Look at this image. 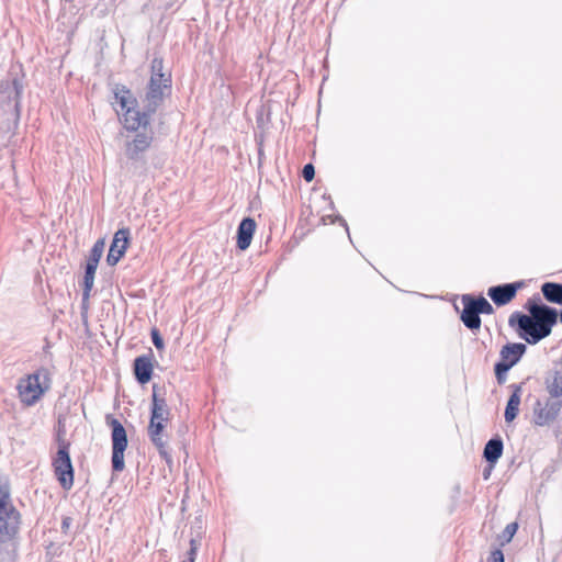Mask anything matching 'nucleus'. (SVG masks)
<instances>
[{"mask_svg": "<svg viewBox=\"0 0 562 562\" xmlns=\"http://www.w3.org/2000/svg\"><path fill=\"white\" fill-rule=\"evenodd\" d=\"M504 442L501 436L495 435L484 446L483 458L493 468L503 454Z\"/></svg>", "mask_w": 562, "mask_h": 562, "instance_id": "6ab92c4d", "label": "nucleus"}, {"mask_svg": "<svg viewBox=\"0 0 562 562\" xmlns=\"http://www.w3.org/2000/svg\"><path fill=\"white\" fill-rule=\"evenodd\" d=\"M325 201H328V206H329V210H335V204L330 198V195H327V194H323L322 196Z\"/></svg>", "mask_w": 562, "mask_h": 562, "instance_id": "473e14b6", "label": "nucleus"}, {"mask_svg": "<svg viewBox=\"0 0 562 562\" xmlns=\"http://www.w3.org/2000/svg\"><path fill=\"white\" fill-rule=\"evenodd\" d=\"M162 68H164L162 59L158 58V57H155L151 60V75H150V77H156V75L170 76L169 74L164 72Z\"/></svg>", "mask_w": 562, "mask_h": 562, "instance_id": "bb28decb", "label": "nucleus"}, {"mask_svg": "<svg viewBox=\"0 0 562 562\" xmlns=\"http://www.w3.org/2000/svg\"><path fill=\"white\" fill-rule=\"evenodd\" d=\"M510 370V368L505 367V364H502L501 362H496L494 364V373L496 381L499 385H503L507 380V373Z\"/></svg>", "mask_w": 562, "mask_h": 562, "instance_id": "a878e982", "label": "nucleus"}, {"mask_svg": "<svg viewBox=\"0 0 562 562\" xmlns=\"http://www.w3.org/2000/svg\"><path fill=\"white\" fill-rule=\"evenodd\" d=\"M16 387L19 396L25 405L31 406L35 403V373L21 379Z\"/></svg>", "mask_w": 562, "mask_h": 562, "instance_id": "aec40b11", "label": "nucleus"}, {"mask_svg": "<svg viewBox=\"0 0 562 562\" xmlns=\"http://www.w3.org/2000/svg\"><path fill=\"white\" fill-rule=\"evenodd\" d=\"M52 373L48 369H37V401L50 389Z\"/></svg>", "mask_w": 562, "mask_h": 562, "instance_id": "b1692460", "label": "nucleus"}, {"mask_svg": "<svg viewBox=\"0 0 562 562\" xmlns=\"http://www.w3.org/2000/svg\"><path fill=\"white\" fill-rule=\"evenodd\" d=\"M182 562H193V558H187Z\"/></svg>", "mask_w": 562, "mask_h": 562, "instance_id": "ea45409f", "label": "nucleus"}, {"mask_svg": "<svg viewBox=\"0 0 562 562\" xmlns=\"http://www.w3.org/2000/svg\"><path fill=\"white\" fill-rule=\"evenodd\" d=\"M461 302L463 305V310L460 314V319L463 325L472 331H477L481 328L482 321L477 311L474 308V305L470 304L469 301H465L464 295L461 296Z\"/></svg>", "mask_w": 562, "mask_h": 562, "instance_id": "a211bd4d", "label": "nucleus"}, {"mask_svg": "<svg viewBox=\"0 0 562 562\" xmlns=\"http://www.w3.org/2000/svg\"><path fill=\"white\" fill-rule=\"evenodd\" d=\"M150 337H151V341H153L154 346L158 350L164 349V347H165L164 338L161 337V335L157 328L151 329Z\"/></svg>", "mask_w": 562, "mask_h": 562, "instance_id": "cd10ccee", "label": "nucleus"}, {"mask_svg": "<svg viewBox=\"0 0 562 562\" xmlns=\"http://www.w3.org/2000/svg\"><path fill=\"white\" fill-rule=\"evenodd\" d=\"M527 351V346L522 342H507L499 351V360L505 367L513 368L516 366Z\"/></svg>", "mask_w": 562, "mask_h": 562, "instance_id": "ddd939ff", "label": "nucleus"}, {"mask_svg": "<svg viewBox=\"0 0 562 562\" xmlns=\"http://www.w3.org/2000/svg\"><path fill=\"white\" fill-rule=\"evenodd\" d=\"M557 323L558 310L547 304H542L535 313L531 311V316L517 311L508 319L509 326L529 345H536L550 336Z\"/></svg>", "mask_w": 562, "mask_h": 562, "instance_id": "f03ea898", "label": "nucleus"}, {"mask_svg": "<svg viewBox=\"0 0 562 562\" xmlns=\"http://www.w3.org/2000/svg\"><path fill=\"white\" fill-rule=\"evenodd\" d=\"M168 423L149 419V425L147 427V435L153 442V445L157 448L159 456L164 458L167 462L171 460V457L167 450V440L164 439V430Z\"/></svg>", "mask_w": 562, "mask_h": 562, "instance_id": "f8f14e48", "label": "nucleus"}, {"mask_svg": "<svg viewBox=\"0 0 562 562\" xmlns=\"http://www.w3.org/2000/svg\"><path fill=\"white\" fill-rule=\"evenodd\" d=\"M70 526V518L69 517H66L63 519V522H61V528L63 530H66L68 529Z\"/></svg>", "mask_w": 562, "mask_h": 562, "instance_id": "c9c22d12", "label": "nucleus"}, {"mask_svg": "<svg viewBox=\"0 0 562 562\" xmlns=\"http://www.w3.org/2000/svg\"><path fill=\"white\" fill-rule=\"evenodd\" d=\"M131 231L128 227L119 228L112 239L109 252L106 255V263L111 267L115 266L125 255L130 245Z\"/></svg>", "mask_w": 562, "mask_h": 562, "instance_id": "9b49d317", "label": "nucleus"}, {"mask_svg": "<svg viewBox=\"0 0 562 562\" xmlns=\"http://www.w3.org/2000/svg\"><path fill=\"white\" fill-rule=\"evenodd\" d=\"M525 285L524 280L493 285L487 290V295L496 306H504L512 302Z\"/></svg>", "mask_w": 562, "mask_h": 562, "instance_id": "9d476101", "label": "nucleus"}, {"mask_svg": "<svg viewBox=\"0 0 562 562\" xmlns=\"http://www.w3.org/2000/svg\"><path fill=\"white\" fill-rule=\"evenodd\" d=\"M171 90V76L156 75L150 77L143 99V110L132 91L124 85H115L114 99L121 106V122L125 130L136 132L150 125L151 115L164 102L166 93Z\"/></svg>", "mask_w": 562, "mask_h": 562, "instance_id": "f257e3e1", "label": "nucleus"}, {"mask_svg": "<svg viewBox=\"0 0 562 562\" xmlns=\"http://www.w3.org/2000/svg\"><path fill=\"white\" fill-rule=\"evenodd\" d=\"M302 177L304 178V180L306 182H311L314 179L315 168H314L313 164L308 162V164L304 165V167L302 169Z\"/></svg>", "mask_w": 562, "mask_h": 562, "instance_id": "c85d7f7f", "label": "nucleus"}, {"mask_svg": "<svg viewBox=\"0 0 562 562\" xmlns=\"http://www.w3.org/2000/svg\"><path fill=\"white\" fill-rule=\"evenodd\" d=\"M562 408V400H536L532 409V423L538 427H550L558 418Z\"/></svg>", "mask_w": 562, "mask_h": 562, "instance_id": "1a4fd4ad", "label": "nucleus"}, {"mask_svg": "<svg viewBox=\"0 0 562 562\" xmlns=\"http://www.w3.org/2000/svg\"><path fill=\"white\" fill-rule=\"evenodd\" d=\"M256 227V221L250 216L244 217L239 222L236 234V246L238 249L246 250L249 248Z\"/></svg>", "mask_w": 562, "mask_h": 562, "instance_id": "2eb2a0df", "label": "nucleus"}, {"mask_svg": "<svg viewBox=\"0 0 562 562\" xmlns=\"http://www.w3.org/2000/svg\"><path fill=\"white\" fill-rule=\"evenodd\" d=\"M133 372L135 380L144 385L148 383L154 373L153 355H142L134 359Z\"/></svg>", "mask_w": 562, "mask_h": 562, "instance_id": "4468645a", "label": "nucleus"}, {"mask_svg": "<svg viewBox=\"0 0 562 562\" xmlns=\"http://www.w3.org/2000/svg\"><path fill=\"white\" fill-rule=\"evenodd\" d=\"M491 470H492V468H491V467H490V469H485V470H484V472H483V477H484L485 480H487V479H488V476H490V474H491Z\"/></svg>", "mask_w": 562, "mask_h": 562, "instance_id": "4c0bfd02", "label": "nucleus"}, {"mask_svg": "<svg viewBox=\"0 0 562 562\" xmlns=\"http://www.w3.org/2000/svg\"><path fill=\"white\" fill-rule=\"evenodd\" d=\"M105 423L111 428L112 471L120 473L125 468L124 452L128 446L127 432L123 424L111 414L105 416Z\"/></svg>", "mask_w": 562, "mask_h": 562, "instance_id": "20e7f679", "label": "nucleus"}, {"mask_svg": "<svg viewBox=\"0 0 562 562\" xmlns=\"http://www.w3.org/2000/svg\"><path fill=\"white\" fill-rule=\"evenodd\" d=\"M541 293L548 303L562 305V283L547 281L541 284Z\"/></svg>", "mask_w": 562, "mask_h": 562, "instance_id": "412c9836", "label": "nucleus"}, {"mask_svg": "<svg viewBox=\"0 0 562 562\" xmlns=\"http://www.w3.org/2000/svg\"><path fill=\"white\" fill-rule=\"evenodd\" d=\"M542 304L541 302H536L533 300H528L525 307L528 310L529 312V315L528 316H531V311L535 313L538 311V308L542 307Z\"/></svg>", "mask_w": 562, "mask_h": 562, "instance_id": "2f4dec72", "label": "nucleus"}, {"mask_svg": "<svg viewBox=\"0 0 562 562\" xmlns=\"http://www.w3.org/2000/svg\"><path fill=\"white\" fill-rule=\"evenodd\" d=\"M326 217L330 220L331 224L339 223L341 226H344L346 232H347V234H348V236L350 237L348 224H347L346 220L341 215L336 214V215H328Z\"/></svg>", "mask_w": 562, "mask_h": 562, "instance_id": "c756f323", "label": "nucleus"}, {"mask_svg": "<svg viewBox=\"0 0 562 562\" xmlns=\"http://www.w3.org/2000/svg\"><path fill=\"white\" fill-rule=\"evenodd\" d=\"M558 321L562 324V310L558 311Z\"/></svg>", "mask_w": 562, "mask_h": 562, "instance_id": "58836bf2", "label": "nucleus"}, {"mask_svg": "<svg viewBox=\"0 0 562 562\" xmlns=\"http://www.w3.org/2000/svg\"><path fill=\"white\" fill-rule=\"evenodd\" d=\"M53 548H54L53 544H50V547H48V553H53V550H52Z\"/></svg>", "mask_w": 562, "mask_h": 562, "instance_id": "a19ab883", "label": "nucleus"}, {"mask_svg": "<svg viewBox=\"0 0 562 562\" xmlns=\"http://www.w3.org/2000/svg\"><path fill=\"white\" fill-rule=\"evenodd\" d=\"M104 247H105L104 239L99 238L93 244V246L90 249L89 255L86 259L85 273H83V279H82V283H81V286H82L81 304H82L83 308L88 307V302L90 299L91 290L94 284L95 272H97L100 259L103 255Z\"/></svg>", "mask_w": 562, "mask_h": 562, "instance_id": "0eeeda50", "label": "nucleus"}, {"mask_svg": "<svg viewBox=\"0 0 562 562\" xmlns=\"http://www.w3.org/2000/svg\"><path fill=\"white\" fill-rule=\"evenodd\" d=\"M487 562H504V553L501 549H495L491 552Z\"/></svg>", "mask_w": 562, "mask_h": 562, "instance_id": "7c9ffc66", "label": "nucleus"}, {"mask_svg": "<svg viewBox=\"0 0 562 562\" xmlns=\"http://www.w3.org/2000/svg\"><path fill=\"white\" fill-rule=\"evenodd\" d=\"M465 297V301H469L470 304L474 305V308L477 311V313L491 315L494 313V307L492 304L483 296H473L472 294H463Z\"/></svg>", "mask_w": 562, "mask_h": 562, "instance_id": "5701e85b", "label": "nucleus"}, {"mask_svg": "<svg viewBox=\"0 0 562 562\" xmlns=\"http://www.w3.org/2000/svg\"><path fill=\"white\" fill-rule=\"evenodd\" d=\"M522 385L524 383H513L509 385L512 394L507 400L504 412V418L506 423H512L518 416L519 405L521 402Z\"/></svg>", "mask_w": 562, "mask_h": 562, "instance_id": "f3484780", "label": "nucleus"}, {"mask_svg": "<svg viewBox=\"0 0 562 562\" xmlns=\"http://www.w3.org/2000/svg\"><path fill=\"white\" fill-rule=\"evenodd\" d=\"M58 450L56 456L53 458L52 465L54 473L64 490H70L74 485V467L70 458V443L63 439L59 435L57 438Z\"/></svg>", "mask_w": 562, "mask_h": 562, "instance_id": "39448f33", "label": "nucleus"}, {"mask_svg": "<svg viewBox=\"0 0 562 562\" xmlns=\"http://www.w3.org/2000/svg\"><path fill=\"white\" fill-rule=\"evenodd\" d=\"M20 89L16 79L0 81V120L7 123L8 131L18 116Z\"/></svg>", "mask_w": 562, "mask_h": 562, "instance_id": "423d86ee", "label": "nucleus"}, {"mask_svg": "<svg viewBox=\"0 0 562 562\" xmlns=\"http://www.w3.org/2000/svg\"><path fill=\"white\" fill-rule=\"evenodd\" d=\"M20 514L10 502V487L0 479V541L11 539L19 529Z\"/></svg>", "mask_w": 562, "mask_h": 562, "instance_id": "7ed1b4c3", "label": "nucleus"}, {"mask_svg": "<svg viewBox=\"0 0 562 562\" xmlns=\"http://www.w3.org/2000/svg\"><path fill=\"white\" fill-rule=\"evenodd\" d=\"M518 527H519L518 522L513 521L504 528L502 533L498 536V541L502 547L509 543L513 540L514 536L516 535V532L518 530Z\"/></svg>", "mask_w": 562, "mask_h": 562, "instance_id": "393cba45", "label": "nucleus"}, {"mask_svg": "<svg viewBox=\"0 0 562 562\" xmlns=\"http://www.w3.org/2000/svg\"><path fill=\"white\" fill-rule=\"evenodd\" d=\"M147 127L143 128L142 132L136 131V134L131 140L125 142V156L132 166L135 168L146 166L145 153L153 143V133L146 131Z\"/></svg>", "mask_w": 562, "mask_h": 562, "instance_id": "6e6552de", "label": "nucleus"}, {"mask_svg": "<svg viewBox=\"0 0 562 562\" xmlns=\"http://www.w3.org/2000/svg\"><path fill=\"white\" fill-rule=\"evenodd\" d=\"M196 551H198V547L190 548L187 558H193V562H194L195 557H196Z\"/></svg>", "mask_w": 562, "mask_h": 562, "instance_id": "f704fd0d", "label": "nucleus"}, {"mask_svg": "<svg viewBox=\"0 0 562 562\" xmlns=\"http://www.w3.org/2000/svg\"><path fill=\"white\" fill-rule=\"evenodd\" d=\"M196 551H198V547L190 548L187 558H193V562H194L195 557H196Z\"/></svg>", "mask_w": 562, "mask_h": 562, "instance_id": "72a5a7b5", "label": "nucleus"}, {"mask_svg": "<svg viewBox=\"0 0 562 562\" xmlns=\"http://www.w3.org/2000/svg\"><path fill=\"white\" fill-rule=\"evenodd\" d=\"M170 409L167 405V401L158 393L157 384H154L151 393L150 419H158L159 422L168 423Z\"/></svg>", "mask_w": 562, "mask_h": 562, "instance_id": "dca6fc26", "label": "nucleus"}, {"mask_svg": "<svg viewBox=\"0 0 562 562\" xmlns=\"http://www.w3.org/2000/svg\"><path fill=\"white\" fill-rule=\"evenodd\" d=\"M546 390L552 400H562V379L552 372L544 379Z\"/></svg>", "mask_w": 562, "mask_h": 562, "instance_id": "4be33fe9", "label": "nucleus"}, {"mask_svg": "<svg viewBox=\"0 0 562 562\" xmlns=\"http://www.w3.org/2000/svg\"><path fill=\"white\" fill-rule=\"evenodd\" d=\"M193 547H198L199 548V542H198L196 539L191 538L190 539V548H193Z\"/></svg>", "mask_w": 562, "mask_h": 562, "instance_id": "e433bc0d", "label": "nucleus"}]
</instances>
